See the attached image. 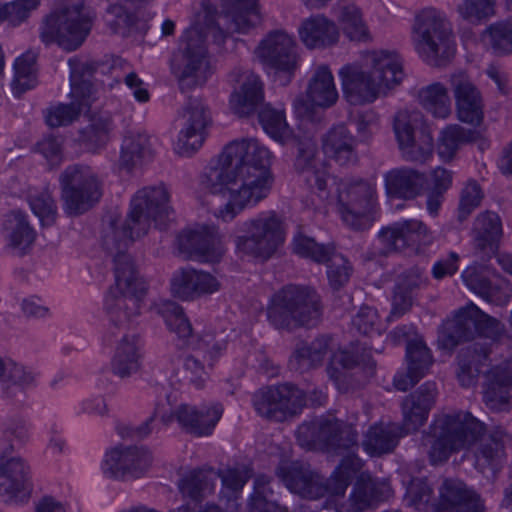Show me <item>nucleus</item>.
I'll return each instance as SVG.
<instances>
[{
    "instance_id": "obj_46",
    "label": "nucleus",
    "mask_w": 512,
    "mask_h": 512,
    "mask_svg": "<svg viewBox=\"0 0 512 512\" xmlns=\"http://www.w3.org/2000/svg\"><path fill=\"white\" fill-rule=\"evenodd\" d=\"M478 137L479 132L474 129H466L458 124L448 125L439 137L438 155L441 159L449 161L461 145L473 142Z\"/></svg>"
},
{
    "instance_id": "obj_2",
    "label": "nucleus",
    "mask_w": 512,
    "mask_h": 512,
    "mask_svg": "<svg viewBox=\"0 0 512 512\" xmlns=\"http://www.w3.org/2000/svg\"><path fill=\"white\" fill-rule=\"evenodd\" d=\"M270 151L256 139L229 143L214 164L201 176V186L212 194L229 195V201L215 214L231 221L247 206H255L272 189Z\"/></svg>"
},
{
    "instance_id": "obj_14",
    "label": "nucleus",
    "mask_w": 512,
    "mask_h": 512,
    "mask_svg": "<svg viewBox=\"0 0 512 512\" xmlns=\"http://www.w3.org/2000/svg\"><path fill=\"white\" fill-rule=\"evenodd\" d=\"M63 209L77 216L91 209L101 198L102 191L96 174L89 166L74 164L60 175Z\"/></svg>"
},
{
    "instance_id": "obj_44",
    "label": "nucleus",
    "mask_w": 512,
    "mask_h": 512,
    "mask_svg": "<svg viewBox=\"0 0 512 512\" xmlns=\"http://www.w3.org/2000/svg\"><path fill=\"white\" fill-rule=\"evenodd\" d=\"M140 368L138 336L123 335L111 362V370L119 378H128Z\"/></svg>"
},
{
    "instance_id": "obj_17",
    "label": "nucleus",
    "mask_w": 512,
    "mask_h": 512,
    "mask_svg": "<svg viewBox=\"0 0 512 512\" xmlns=\"http://www.w3.org/2000/svg\"><path fill=\"white\" fill-rule=\"evenodd\" d=\"M293 251L316 263H326L328 281L333 290H339L348 283L352 267L342 254L335 252L333 244H319L313 238L298 233L293 239Z\"/></svg>"
},
{
    "instance_id": "obj_58",
    "label": "nucleus",
    "mask_w": 512,
    "mask_h": 512,
    "mask_svg": "<svg viewBox=\"0 0 512 512\" xmlns=\"http://www.w3.org/2000/svg\"><path fill=\"white\" fill-rule=\"evenodd\" d=\"M36 59L37 53L29 50L15 60L12 86L16 94H21L31 88L30 77L34 72Z\"/></svg>"
},
{
    "instance_id": "obj_49",
    "label": "nucleus",
    "mask_w": 512,
    "mask_h": 512,
    "mask_svg": "<svg viewBox=\"0 0 512 512\" xmlns=\"http://www.w3.org/2000/svg\"><path fill=\"white\" fill-rule=\"evenodd\" d=\"M418 100L421 106L436 118L445 119L451 113L447 89L441 83H433L420 89Z\"/></svg>"
},
{
    "instance_id": "obj_61",
    "label": "nucleus",
    "mask_w": 512,
    "mask_h": 512,
    "mask_svg": "<svg viewBox=\"0 0 512 512\" xmlns=\"http://www.w3.org/2000/svg\"><path fill=\"white\" fill-rule=\"evenodd\" d=\"M227 344V334L224 330L218 332L206 331L196 342L195 349L207 354L214 361L226 350Z\"/></svg>"
},
{
    "instance_id": "obj_63",
    "label": "nucleus",
    "mask_w": 512,
    "mask_h": 512,
    "mask_svg": "<svg viewBox=\"0 0 512 512\" xmlns=\"http://www.w3.org/2000/svg\"><path fill=\"white\" fill-rule=\"evenodd\" d=\"M39 4L40 0H14L3 4L5 21L12 26H18L27 20L31 11Z\"/></svg>"
},
{
    "instance_id": "obj_43",
    "label": "nucleus",
    "mask_w": 512,
    "mask_h": 512,
    "mask_svg": "<svg viewBox=\"0 0 512 512\" xmlns=\"http://www.w3.org/2000/svg\"><path fill=\"white\" fill-rule=\"evenodd\" d=\"M156 313L160 315L168 329L174 332L183 346H192L194 344V335L192 325L184 313L183 308L176 302L162 300L154 307Z\"/></svg>"
},
{
    "instance_id": "obj_12",
    "label": "nucleus",
    "mask_w": 512,
    "mask_h": 512,
    "mask_svg": "<svg viewBox=\"0 0 512 512\" xmlns=\"http://www.w3.org/2000/svg\"><path fill=\"white\" fill-rule=\"evenodd\" d=\"M298 444L308 450L341 453L358 447L355 427L335 417H321L301 424L296 430Z\"/></svg>"
},
{
    "instance_id": "obj_3",
    "label": "nucleus",
    "mask_w": 512,
    "mask_h": 512,
    "mask_svg": "<svg viewBox=\"0 0 512 512\" xmlns=\"http://www.w3.org/2000/svg\"><path fill=\"white\" fill-rule=\"evenodd\" d=\"M485 425L467 411H453L434 416L423 441L429 445L432 463L444 462L451 454L476 444L475 468L486 478L493 479L505 462L502 429L485 435Z\"/></svg>"
},
{
    "instance_id": "obj_4",
    "label": "nucleus",
    "mask_w": 512,
    "mask_h": 512,
    "mask_svg": "<svg viewBox=\"0 0 512 512\" xmlns=\"http://www.w3.org/2000/svg\"><path fill=\"white\" fill-rule=\"evenodd\" d=\"M370 69L346 64L340 71L343 97L351 105L373 103L381 93L398 85L404 72L399 56L394 52L373 51L366 58Z\"/></svg>"
},
{
    "instance_id": "obj_33",
    "label": "nucleus",
    "mask_w": 512,
    "mask_h": 512,
    "mask_svg": "<svg viewBox=\"0 0 512 512\" xmlns=\"http://www.w3.org/2000/svg\"><path fill=\"white\" fill-rule=\"evenodd\" d=\"M220 289V283L212 274L195 269H180L171 278L172 294L183 300L193 301Z\"/></svg>"
},
{
    "instance_id": "obj_11",
    "label": "nucleus",
    "mask_w": 512,
    "mask_h": 512,
    "mask_svg": "<svg viewBox=\"0 0 512 512\" xmlns=\"http://www.w3.org/2000/svg\"><path fill=\"white\" fill-rule=\"evenodd\" d=\"M235 236L237 251L267 260L285 240L284 222L275 211H266L244 221Z\"/></svg>"
},
{
    "instance_id": "obj_47",
    "label": "nucleus",
    "mask_w": 512,
    "mask_h": 512,
    "mask_svg": "<svg viewBox=\"0 0 512 512\" xmlns=\"http://www.w3.org/2000/svg\"><path fill=\"white\" fill-rule=\"evenodd\" d=\"M474 241L480 250H493L495 243L502 234V224L500 217L490 211H486L477 216L474 221Z\"/></svg>"
},
{
    "instance_id": "obj_8",
    "label": "nucleus",
    "mask_w": 512,
    "mask_h": 512,
    "mask_svg": "<svg viewBox=\"0 0 512 512\" xmlns=\"http://www.w3.org/2000/svg\"><path fill=\"white\" fill-rule=\"evenodd\" d=\"M84 0H58V8L45 18L39 37L45 45L57 43L66 51L78 49L91 30Z\"/></svg>"
},
{
    "instance_id": "obj_28",
    "label": "nucleus",
    "mask_w": 512,
    "mask_h": 512,
    "mask_svg": "<svg viewBox=\"0 0 512 512\" xmlns=\"http://www.w3.org/2000/svg\"><path fill=\"white\" fill-rule=\"evenodd\" d=\"M177 242L179 252L186 259L214 262L222 255L219 233L214 226L183 231L178 235Z\"/></svg>"
},
{
    "instance_id": "obj_42",
    "label": "nucleus",
    "mask_w": 512,
    "mask_h": 512,
    "mask_svg": "<svg viewBox=\"0 0 512 512\" xmlns=\"http://www.w3.org/2000/svg\"><path fill=\"white\" fill-rule=\"evenodd\" d=\"M307 98L311 105L329 108L338 99L333 75L328 66H319L311 77L307 87Z\"/></svg>"
},
{
    "instance_id": "obj_41",
    "label": "nucleus",
    "mask_w": 512,
    "mask_h": 512,
    "mask_svg": "<svg viewBox=\"0 0 512 512\" xmlns=\"http://www.w3.org/2000/svg\"><path fill=\"white\" fill-rule=\"evenodd\" d=\"M330 337L321 335L312 342H299L291 355L288 365L293 371L303 373L319 366L329 350Z\"/></svg>"
},
{
    "instance_id": "obj_39",
    "label": "nucleus",
    "mask_w": 512,
    "mask_h": 512,
    "mask_svg": "<svg viewBox=\"0 0 512 512\" xmlns=\"http://www.w3.org/2000/svg\"><path fill=\"white\" fill-rule=\"evenodd\" d=\"M390 495L391 487L387 481H380L362 474L357 478L349 499L352 508L356 512H362L388 499Z\"/></svg>"
},
{
    "instance_id": "obj_38",
    "label": "nucleus",
    "mask_w": 512,
    "mask_h": 512,
    "mask_svg": "<svg viewBox=\"0 0 512 512\" xmlns=\"http://www.w3.org/2000/svg\"><path fill=\"white\" fill-rule=\"evenodd\" d=\"M384 182L389 196L412 200L421 193L426 182V176L418 170L402 167L385 173Z\"/></svg>"
},
{
    "instance_id": "obj_56",
    "label": "nucleus",
    "mask_w": 512,
    "mask_h": 512,
    "mask_svg": "<svg viewBox=\"0 0 512 512\" xmlns=\"http://www.w3.org/2000/svg\"><path fill=\"white\" fill-rule=\"evenodd\" d=\"M258 119L264 131L276 141L282 142L288 136L289 129L283 111L265 105L259 110Z\"/></svg>"
},
{
    "instance_id": "obj_13",
    "label": "nucleus",
    "mask_w": 512,
    "mask_h": 512,
    "mask_svg": "<svg viewBox=\"0 0 512 512\" xmlns=\"http://www.w3.org/2000/svg\"><path fill=\"white\" fill-rule=\"evenodd\" d=\"M70 83L72 102L59 104L48 110L46 123L52 127L66 126L72 123L82 111L88 110L91 105L92 84L90 78L94 73H104V65L99 63H81L79 60L69 59Z\"/></svg>"
},
{
    "instance_id": "obj_27",
    "label": "nucleus",
    "mask_w": 512,
    "mask_h": 512,
    "mask_svg": "<svg viewBox=\"0 0 512 512\" xmlns=\"http://www.w3.org/2000/svg\"><path fill=\"white\" fill-rule=\"evenodd\" d=\"M228 82L233 87L230 106L240 117L250 115L263 101L262 83L253 72L235 68L229 73Z\"/></svg>"
},
{
    "instance_id": "obj_5",
    "label": "nucleus",
    "mask_w": 512,
    "mask_h": 512,
    "mask_svg": "<svg viewBox=\"0 0 512 512\" xmlns=\"http://www.w3.org/2000/svg\"><path fill=\"white\" fill-rule=\"evenodd\" d=\"M437 394L434 382H425L402 402L403 424L376 423L367 431L363 446L372 456L390 453L399 439L417 431L426 421L429 411L435 404Z\"/></svg>"
},
{
    "instance_id": "obj_50",
    "label": "nucleus",
    "mask_w": 512,
    "mask_h": 512,
    "mask_svg": "<svg viewBox=\"0 0 512 512\" xmlns=\"http://www.w3.org/2000/svg\"><path fill=\"white\" fill-rule=\"evenodd\" d=\"M347 452L348 454L327 479L330 495L343 496L353 475L361 468V460L353 453V449Z\"/></svg>"
},
{
    "instance_id": "obj_64",
    "label": "nucleus",
    "mask_w": 512,
    "mask_h": 512,
    "mask_svg": "<svg viewBox=\"0 0 512 512\" xmlns=\"http://www.w3.org/2000/svg\"><path fill=\"white\" fill-rule=\"evenodd\" d=\"M181 377V381L200 388L206 380L207 372L204 364L197 356L186 355L182 361Z\"/></svg>"
},
{
    "instance_id": "obj_21",
    "label": "nucleus",
    "mask_w": 512,
    "mask_h": 512,
    "mask_svg": "<svg viewBox=\"0 0 512 512\" xmlns=\"http://www.w3.org/2000/svg\"><path fill=\"white\" fill-rule=\"evenodd\" d=\"M418 120L419 113L399 111L394 117L393 128L402 158L423 163L432 155L433 138L423 131L416 135Z\"/></svg>"
},
{
    "instance_id": "obj_36",
    "label": "nucleus",
    "mask_w": 512,
    "mask_h": 512,
    "mask_svg": "<svg viewBox=\"0 0 512 512\" xmlns=\"http://www.w3.org/2000/svg\"><path fill=\"white\" fill-rule=\"evenodd\" d=\"M358 141L343 124L336 125L322 137L324 154L340 166H353L358 162Z\"/></svg>"
},
{
    "instance_id": "obj_15",
    "label": "nucleus",
    "mask_w": 512,
    "mask_h": 512,
    "mask_svg": "<svg viewBox=\"0 0 512 512\" xmlns=\"http://www.w3.org/2000/svg\"><path fill=\"white\" fill-rule=\"evenodd\" d=\"M227 6L226 14H217L206 10L202 19L213 41L221 45L230 33H248L257 26L261 17L257 8V0H224Z\"/></svg>"
},
{
    "instance_id": "obj_45",
    "label": "nucleus",
    "mask_w": 512,
    "mask_h": 512,
    "mask_svg": "<svg viewBox=\"0 0 512 512\" xmlns=\"http://www.w3.org/2000/svg\"><path fill=\"white\" fill-rule=\"evenodd\" d=\"M151 156L149 138L145 134L129 133L121 145L119 168L131 171L142 160Z\"/></svg>"
},
{
    "instance_id": "obj_54",
    "label": "nucleus",
    "mask_w": 512,
    "mask_h": 512,
    "mask_svg": "<svg viewBox=\"0 0 512 512\" xmlns=\"http://www.w3.org/2000/svg\"><path fill=\"white\" fill-rule=\"evenodd\" d=\"M111 127L107 119H95L79 132L80 143L91 152L103 148L108 140Z\"/></svg>"
},
{
    "instance_id": "obj_51",
    "label": "nucleus",
    "mask_w": 512,
    "mask_h": 512,
    "mask_svg": "<svg viewBox=\"0 0 512 512\" xmlns=\"http://www.w3.org/2000/svg\"><path fill=\"white\" fill-rule=\"evenodd\" d=\"M420 284L418 270L410 271L396 284L392 301V310L388 319L404 315L412 306V291Z\"/></svg>"
},
{
    "instance_id": "obj_16",
    "label": "nucleus",
    "mask_w": 512,
    "mask_h": 512,
    "mask_svg": "<svg viewBox=\"0 0 512 512\" xmlns=\"http://www.w3.org/2000/svg\"><path fill=\"white\" fill-rule=\"evenodd\" d=\"M375 203L376 190L369 182L357 179L339 183V211L343 221L351 228L365 230L370 227Z\"/></svg>"
},
{
    "instance_id": "obj_23",
    "label": "nucleus",
    "mask_w": 512,
    "mask_h": 512,
    "mask_svg": "<svg viewBox=\"0 0 512 512\" xmlns=\"http://www.w3.org/2000/svg\"><path fill=\"white\" fill-rule=\"evenodd\" d=\"M276 474L292 493L302 498L318 499L330 495L328 481L307 463L295 461L281 465Z\"/></svg>"
},
{
    "instance_id": "obj_34",
    "label": "nucleus",
    "mask_w": 512,
    "mask_h": 512,
    "mask_svg": "<svg viewBox=\"0 0 512 512\" xmlns=\"http://www.w3.org/2000/svg\"><path fill=\"white\" fill-rule=\"evenodd\" d=\"M440 512H484L480 496L460 480L446 479L440 490Z\"/></svg>"
},
{
    "instance_id": "obj_6",
    "label": "nucleus",
    "mask_w": 512,
    "mask_h": 512,
    "mask_svg": "<svg viewBox=\"0 0 512 512\" xmlns=\"http://www.w3.org/2000/svg\"><path fill=\"white\" fill-rule=\"evenodd\" d=\"M208 35L213 37L204 20L199 18L185 30L178 48L170 57V72L177 79L182 91L205 84L212 73L206 46Z\"/></svg>"
},
{
    "instance_id": "obj_9",
    "label": "nucleus",
    "mask_w": 512,
    "mask_h": 512,
    "mask_svg": "<svg viewBox=\"0 0 512 512\" xmlns=\"http://www.w3.org/2000/svg\"><path fill=\"white\" fill-rule=\"evenodd\" d=\"M413 43L420 57L431 65H441L455 54V40L443 15L428 8L415 18Z\"/></svg>"
},
{
    "instance_id": "obj_20",
    "label": "nucleus",
    "mask_w": 512,
    "mask_h": 512,
    "mask_svg": "<svg viewBox=\"0 0 512 512\" xmlns=\"http://www.w3.org/2000/svg\"><path fill=\"white\" fill-rule=\"evenodd\" d=\"M211 121L209 111L199 98L190 97L179 115V136L175 150L179 155L190 156L205 139V129Z\"/></svg>"
},
{
    "instance_id": "obj_37",
    "label": "nucleus",
    "mask_w": 512,
    "mask_h": 512,
    "mask_svg": "<svg viewBox=\"0 0 512 512\" xmlns=\"http://www.w3.org/2000/svg\"><path fill=\"white\" fill-rule=\"evenodd\" d=\"M490 353L489 345L482 342H473L459 351L456 375L462 387L470 388L477 384L481 368L489 361Z\"/></svg>"
},
{
    "instance_id": "obj_55",
    "label": "nucleus",
    "mask_w": 512,
    "mask_h": 512,
    "mask_svg": "<svg viewBox=\"0 0 512 512\" xmlns=\"http://www.w3.org/2000/svg\"><path fill=\"white\" fill-rule=\"evenodd\" d=\"M339 20L344 34L351 41H367L370 39L368 28L362 20L358 7L354 5L343 7Z\"/></svg>"
},
{
    "instance_id": "obj_52",
    "label": "nucleus",
    "mask_w": 512,
    "mask_h": 512,
    "mask_svg": "<svg viewBox=\"0 0 512 512\" xmlns=\"http://www.w3.org/2000/svg\"><path fill=\"white\" fill-rule=\"evenodd\" d=\"M361 356L354 351L340 350L332 354L327 365L328 377L335 383L338 389L347 384L348 371L359 365Z\"/></svg>"
},
{
    "instance_id": "obj_32",
    "label": "nucleus",
    "mask_w": 512,
    "mask_h": 512,
    "mask_svg": "<svg viewBox=\"0 0 512 512\" xmlns=\"http://www.w3.org/2000/svg\"><path fill=\"white\" fill-rule=\"evenodd\" d=\"M317 145L312 138H295L292 140L294 154L293 167L302 176L307 186L319 192L326 190L327 174L318 167Z\"/></svg>"
},
{
    "instance_id": "obj_24",
    "label": "nucleus",
    "mask_w": 512,
    "mask_h": 512,
    "mask_svg": "<svg viewBox=\"0 0 512 512\" xmlns=\"http://www.w3.org/2000/svg\"><path fill=\"white\" fill-rule=\"evenodd\" d=\"M379 240L383 245L380 252L387 255L393 251H402L407 247L428 246L433 242V236L427 226L416 219L403 220L383 228L379 232Z\"/></svg>"
},
{
    "instance_id": "obj_60",
    "label": "nucleus",
    "mask_w": 512,
    "mask_h": 512,
    "mask_svg": "<svg viewBox=\"0 0 512 512\" xmlns=\"http://www.w3.org/2000/svg\"><path fill=\"white\" fill-rule=\"evenodd\" d=\"M433 495V490L424 478H413L406 487L404 500L416 510H425Z\"/></svg>"
},
{
    "instance_id": "obj_48",
    "label": "nucleus",
    "mask_w": 512,
    "mask_h": 512,
    "mask_svg": "<svg viewBox=\"0 0 512 512\" xmlns=\"http://www.w3.org/2000/svg\"><path fill=\"white\" fill-rule=\"evenodd\" d=\"M247 507L249 512H284L271 487L270 478L265 475H258L254 479Z\"/></svg>"
},
{
    "instance_id": "obj_26",
    "label": "nucleus",
    "mask_w": 512,
    "mask_h": 512,
    "mask_svg": "<svg viewBox=\"0 0 512 512\" xmlns=\"http://www.w3.org/2000/svg\"><path fill=\"white\" fill-rule=\"evenodd\" d=\"M13 450L12 443L0 440V496L9 498L31 489L30 468Z\"/></svg>"
},
{
    "instance_id": "obj_19",
    "label": "nucleus",
    "mask_w": 512,
    "mask_h": 512,
    "mask_svg": "<svg viewBox=\"0 0 512 512\" xmlns=\"http://www.w3.org/2000/svg\"><path fill=\"white\" fill-rule=\"evenodd\" d=\"M302 404V391L290 383L270 386L253 395L257 413L276 422H282L287 416L295 414Z\"/></svg>"
},
{
    "instance_id": "obj_7",
    "label": "nucleus",
    "mask_w": 512,
    "mask_h": 512,
    "mask_svg": "<svg viewBox=\"0 0 512 512\" xmlns=\"http://www.w3.org/2000/svg\"><path fill=\"white\" fill-rule=\"evenodd\" d=\"M320 296L309 287L287 285L271 299L267 318L276 329L293 331L317 326L322 318Z\"/></svg>"
},
{
    "instance_id": "obj_30",
    "label": "nucleus",
    "mask_w": 512,
    "mask_h": 512,
    "mask_svg": "<svg viewBox=\"0 0 512 512\" xmlns=\"http://www.w3.org/2000/svg\"><path fill=\"white\" fill-rule=\"evenodd\" d=\"M483 401L492 411H508L512 407V359L492 366L484 374Z\"/></svg>"
},
{
    "instance_id": "obj_29",
    "label": "nucleus",
    "mask_w": 512,
    "mask_h": 512,
    "mask_svg": "<svg viewBox=\"0 0 512 512\" xmlns=\"http://www.w3.org/2000/svg\"><path fill=\"white\" fill-rule=\"evenodd\" d=\"M450 89L455 98L458 119L474 127L479 126L484 118L483 101L468 75L464 72L452 74Z\"/></svg>"
},
{
    "instance_id": "obj_31",
    "label": "nucleus",
    "mask_w": 512,
    "mask_h": 512,
    "mask_svg": "<svg viewBox=\"0 0 512 512\" xmlns=\"http://www.w3.org/2000/svg\"><path fill=\"white\" fill-rule=\"evenodd\" d=\"M462 279L468 289L490 304L504 306L512 298V290L508 282L497 275L491 277L484 267L466 268L462 272Z\"/></svg>"
},
{
    "instance_id": "obj_62",
    "label": "nucleus",
    "mask_w": 512,
    "mask_h": 512,
    "mask_svg": "<svg viewBox=\"0 0 512 512\" xmlns=\"http://www.w3.org/2000/svg\"><path fill=\"white\" fill-rule=\"evenodd\" d=\"M483 198L482 190L476 181H470L463 188L458 207V220L463 222L480 205Z\"/></svg>"
},
{
    "instance_id": "obj_10",
    "label": "nucleus",
    "mask_w": 512,
    "mask_h": 512,
    "mask_svg": "<svg viewBox=\"0 0 512 512\" xmlns=\"http://www.w3.org/2000/svg\"><path fill=\"white\" fill-rule=\"evenodd\" d=\"M504 332V324L470 302L458 310L453 320L443 325L437 341L441 348L452 350L461 342L474 339L476 335L497 340Z\"/></svg>"
},
{
    "instance_id": "obj_57",
    "label": "nucleus",
    "mask_w": 512,
    "mask_h": 512,
    "mask_svg": "<svg viewBox=\"0 0 512 512\" xmlns=\"http://www.w3.org/2000/svg\"><path fill=\"white\" fill-rule=\"evenodd\" d=\"M494 53L499 55L512 53V20H503L491 24L485 31Z\"/></svg>"
},
{
    "instance_id": "obj_1",
    "label": "nucleus",
    "mask_w": 512,
    "mask_h": 512,
    "mask_svg": "<svg viewBox=\"0 0 512 512\" xmlns=\"http://www.w3.org/2000/svg\"><path fill=\"white\" fill-rule=\"evenodd\" d=\"M169 192L164 184L144 187L131 200L130 212L123 223L110 219L102 231V245L113 257L115 285L105 298V311L111 328L124 330L141 313L142 301L147 292L127 249L135 239L147 234L151 223L160 230L172 220L173 209Z\"/></svg>"
},
{
    "instance_id": "obj_53",
    "label": "nucleus",
    "mask_w": 512,
    "mask_h": 512,
    "mask_svg": "<svg viewBox=\"0 0 512 512\" xmlns=\"http://www.w3.org/2000/svg\"><path fill=\"white\" fill-rule=\"evenodd\" d=\"M407 369L416 380L424 377L432 364V355L424 341L415 337L406 344Z\"/></svg>"
},
{
    "instance_id": "obj_18",
    "label": "nucleus",
    "mask_w": 512,
    "mask_h": 512,
    "mask_svg": "<svg viewBox=\"0 0 512 512\" xmlns=\"http://www.w3.org/2000/svg\"><path fill=\"white\" fill-rule=\"evenodd\" d=\"M218 477L224 487L236 492L244 487L251 475L246 467L227 469L220 475L213 470L196 469L180 480L179 489L184 497L200 502L213 492Z\"/></svg>"
},
{
    "instance_id": "obj_59",
    "label": "nucleus",
    "mask_w": 512,
    "mask_h": 512,
    "mask_svg": "<svg viewBox=\"0 0 512 512\" xmlns=\"http://www.w3.org/2000/svg\"><path fill=\"white\" fill-rule=\"evenodd\" d=\"M496 0H462L457 6L459 16L469 23L478 24L494 15Z\"/></svg>"
},
{
    "instance_id": "obj_35",
    "label": "nucleus",
    "mask_w": 512,
    "mask_h": 512,
    "mask_svg": "<svg viewBox=\"0 0 512 512\" xmlns=\"http://www.w3.org/2000/svg\"><path fill=\"white\" fill-rule=\"evenodd\" d=\"M3 233L5 248L10 254L23 257L31 252L36 240V232L23 212L15 210L6 215Z\"/></svg>"
},
{
    "instance_id": "obj_25",
    "label": "nucleus",
    "mask_w": 512,
    "mask_h": 512,
    "mask_svg": "<svg viewBox=\"0 0 512 512\" xmlns=\"http://www.w3.org/2000/svg\"><path fill=\"white\" fill-rule=\"evenodd\" d=\"M257 56L277 72L291 74L297 67V48L291 36L282 30L270 32L258 45Z\"/></svg>"
},
{
    "instance_id": "obj_22",
    "label": "nucleus",
    "mask_w": 512,
    "mask_h": 512,
    "mask_svg": "<svg viewBox=\"0 0 512 512\" xmlns=\"http://www.w3.org/2000/svg\"><path fill=\"white\" fill-rule=\"evenodd\" d=\"M152 456L144 447H116L105 454L102 471L114 479L141 477L150 467Z\"/></svg>"
},
{
    "instance_id": "obj_40",
    "label": "nucleus",
    "mask_w": 512,
    "mask_h": 512,
    "mask_svg": "<svg viewBox=\"0 0 512 512\" xmlns=\"http://www.w3.org/2000/svg\"><path fill=\"white\" fill-rule=\"evenodd\" d=\"M298 31L301 41L309 49L333 45L339 36L336 25L322 15L305 19Z\"/></svg>"
}]
</instances>
